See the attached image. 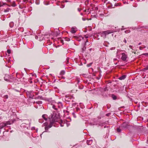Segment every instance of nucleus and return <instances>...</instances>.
I'll return each instance as SVG.
<instances>
[{"mask_svg":"<svg viewBox=\"0 0 148 148\" xmlns=\"http://www.w3.org/2000/svg\"><path fill=\"white\" fill-rule=\"evenodd\" d=\"M130 32V30H127L126 31H125V33H129Z\"/></svg>","mask_w":148,"mask_h":148,"instance_id":"nucleus-30","label":"nucleus"},{"mask_svg":"<svg viewBox=\"0 0 148 148\" xmlns=\"http://www.w3.org/2000/svg\"><path fill=\"white\" fill-rule=\"evenodd\" d=\"M72 114L73 115V116L74 117V118H76V117L75 114V113L74 112H73L72 113Z\"/></svg>","mask_w":148,"mask_h":148,"instance_id":"nucleus-32","label":"nucleus"},{"mask_svg":"<svg viewBox=\"0 0 148 148\" xmlns=\"http://www.w3.org/2000/svg\"><path fill=\"white\" fill-rule=\"evenodd\" d=\"M65 73V72L64 71H62L60 72V74L61 75H64Z\"/></svg>","mask_w":148,"mask_h":148,"instance_id":"nucleus-23","label":"nucleus"},{"mask_svg":"<svg viewBox=\"0 0 148 148\" xmlns=\"http://www.w3.org/2000/svg\"><path fill=\"white\" fill-rule=\"evenodd\" d=\"M18 30L19 31H21V32H23L24 31V28H23V27H19L18 28Z\"/></svg>","mask_w":148,"mask_h":148,"instance_id":"nucleus-22","label":"nucleus"},{"mask_svg":"<svg viewBox=\"0 0 148 148\" xmlns=\"http://www.w3.org/2000/svg\"><path fill=\"white\" fill-rule=\"evenodd\" d=\"M77 31V29L76 27H72L71 29L70 32L72 33H74Z\"/></svg>","mask_w":148,"mask_h":148,"instance_id":"nucleus-8","label":"nucleus"},{"mask_svg":"<svg viewBox=\"0 0 148 148\" xmlns=\"http://www.w3.org/2000/svg\"><path fill=\"white\" fill-rule=\"evenodd\" d=\"M116 31L114 29H111L108 30L106 31H104L105 34L106 36L107 35H108L114 32H116Z\"/></svg>","mask_w":148,"mask_h":148,"instance_id":"nucleus-2","label":"nucleus"},{"mask_svg":"<svg viewBox=\"0 0 148 148\" xmlns=\"http://www.w3.org/2000/svg\"><path fill=\"white\" fill-rule=\"evenodd\" d=\"M146 70H148V65L146 66V67L144 69Z\"/></svg>","mask_w":148,"mask_h":148,"instance_id":"nucleus-38","label":"nucleus"},{"mask_svg":"<svg viewBox=\"0 0 148 148\" xmlns=\"http://www.w3.org/2000/svg\"><path fill=\"white\" fill-rule=\"evenodd\" d=\"M100 35L101 37H103L104 38H106V37L104 31L102 32H101Z\"/></svg>","mask_w":148,"mask_h":148,"instance_id":"nucleus-12","label":"nucleus"},{"mask_svg":"<svg viewBox=\"0 0 148 148\" xmlns=\"http://www.w3.org/2000/svg\"><path fill=\"white\" fill-rule=\"evenodd\" d=\"M122 56L121 58L122 60L124 62L127 61V56L124 53H121Z\"/></svg>","mask_w":148,"mask_h":148,"instance_id":"nucleus-4","label":"nucleus"},{"mask_svg":"<svg viewBox=\"0 0 148 148\" xmlns=\"http://www.w3.org/2000/svg\"><path fill=\"white\" fill-rule=\"evenodd\" d=\"M39 123H42L43 122V121L42 120V119H40L38 121Z\"/></svg>","mask_w":148,"mask_h":148,"instance_id":"nucleus-27","label":"nucleus"},{"mask_svg":"<svg viewBox=\"0 0 148 148\" xmlns=\"http://www.w3.org/2000/svg\"><path fill=\"white\" fill-rule=\"evenodd\" d=\"M136 5L135 4V5H133V6L134 7H136Z\"/></svg>","mask_w":148,"mask_h":148,"instance_id":"nucleus-50","label":"nucleus"},{"mask_svg":"<svg viewBox=\"0 0 148 148\" xmlns=\"http://www.w3.org/2000/svg\"><path fill=\"white\" fill-rule=\"evenodd\" d=\"M4 97L6 99H8V95H5L4 96Z\"/></svg>","mask_w":148,"mask_h":148,"instance_id":"nucleus-36","label":"nucleus"},{"mask_svg":"<svg viewBox=\"0 0 148 148\" xmlns=\"http://www.w3.org/2000/svg\"><path fill=\"white\" fill-rule=\"evenodd\" d=\"M85 38H88V36H86Z\"/></svg>","mask_w":148,"mask_h":148,"instance_id":"nucleus-53","label":"nucleus"},{"mask_svg":"<svg viewBox=\"0 0 148 148\" xmlns=\"http://www.w3.org/2000/svg\"><path fill=\"white\" fill-rule=\"evenodd\" d=\"M36 103L38 104H42V102L41 101H38L36 102Z\"/></svg>","mask_w":148,"mask_h":148,"instance_id":"nucleus-25","label":"nucleus"},{"mask_svg":"<svg viewBox=\"0 0 148 148\" xmlns=\"http://www.w3.org/2000/svg\"><path fill=\"white\" fill-rule=\"evenodd\" d=\"M81 15H83V13H81Z\"/></svg>","mask_w":148,"mask_h":148,"instance_id":"nucleus-54","label":"nucleus"},{"mask_svg":"<svg viewBox=\"0 0 148 148\" xmlns=\"http://www.w3.org/2000/svg\"><path fill=\"white\" fill-rule=\"evenodd\" d=\"M19 84H18L17 85H15L14 87V84L12 85L13 88H14V90L17 91L19 92L21 90V88L18 86Z\"/></svg>","mask_w":148,"mask_h":148,"instance_id":"nucleus-3","label":"nucleus"},{"mask_svg":"<svg viewBox=\"0 0 148 148\" xmlns=\"http://www.w3.org/2000/svg\"><path fill=\"white\" fill-rule=\"evenodd\" d=\"M123 27H124V26H122V28H121V30H123L124 29H123Z\"/></svg>","mask_w":148,"mask_h":148,"instance_id":"nucleus-44","label":"nucleus"},{"mask_svg":"<svg viewBox=\"0 0 148 148\" xmlns=\"http://www.w3.org/2000/svg\"><path fill=\"white\" fill-rule=\"evenodd\" d=\"M129 47L131 49H132V50H134V49L132 48V46L130 45Z\"/></svg>","mask_w":148,"mask_h":148,"instance_id":"nucleus-40","label":"nucleus"},{"mask_svg":"<svg viewBox=\"0 0 148 148\" xmlns=\"http://www.w3.org/2000/svg\"><path fill=\"white\" fill-rule=\"evenodd\" d=\"M86 49V46L84 45V46L83 48H82V50L83 52Z\"/></svg>","mask_w":148,"mask_h":148,"instance_id":"nucleus-24","label":"nucleus"},{"mask_svg":"<svg viewBox=\"0 0 148 148\" xmlns=\"http://www.w3.org/2000/svg\"><path fill=\"white\" fill-rule=\"evenodd\" d=\"M117 60V59L116 58H114L113 59V61H116Z\"/></svg>","mask_w":148,"mask_h":148,"instance_id":"nucleus-47","label":"nucleus"},{"mask_svg":"<svg viewBox=\"0 0 148 148\" xmlns=\"http://www.w3.org/2000/svg\"><path fill=\"white\" fill-rule=\"evenodd\" d=\"M111 97L112 98L113 100H116L117 98L116 96L114 94H112V95Z\"/></svg>","mask_w":148,"mask_h":148,"instance_id":"nucleus-21","label":"nucleus"},{"mask_svg":"<svg viewBox=\"0 0 148 148\" xmlns=\"http://www.w3.org/2000/svg\"><path fill=\"white\" fill-rule=\"evenodd\" d=\"M92 64V62H91V63H90L89 64H88L87 65V66L88 67H89L90 66H91V65Z\"/></svg>","mask_w":148,"mask_h":148,"instance_id":"nucleus-26","label":"nucleus"},{"mask_svg":"<svg viewBox=\"0 0 148 148\" xmlns=\"http://www.w3.org/2000/svg\"><path fill=\"white\" fill-rule=\"evenodd\" d=\"M90 45V42H89L88 41V40L87 39L86 41L85 42V43L84 44V45L86 46V45L88 46Z\"/></svg>","mask_w":148,"mask_h":148,"instance_id":"nucleus-16","label":"nucleus"},{"mask_svg":"<svg viewBox=\"0 0 148 148\" xmlns=\"http://www.w3.org/2000/svg\"><path fill=\"white\" fill-rule=\"evenodd\" d=\"M4 11H5V12H7V11H6V10H5Z\"/></svg>","mask_w":148,"mask_h":148,"instance_id":"nucleus-56","label":"nucleus"},{"mask_svg":"<svg viewBox=\"0 0 148 148\" xmlns=\"http://www.w3.org/2000/svg\"><path fill=\"white\" fill-rule=\"evenodd\" d=\"M112 36H113V34H112Z\"/></svg>","mask_w":148,"mask_h":148,"instance_id":"nucleus-58","label":"nucleus"},{"mask_svg":"<svg viewBox=\"0 0 148 148\" xmlns=\"http://www.w3.org/2000/svg\"><path fill=\"white\" fill-rule=\"evenodd\" d=\"M60 122V124L61 126V127H63V125H62V120H61Z\"/></svg>","mask_w":148,"mask_h":148,"instance_id":"nucleus-34","label":"nucleus"},{"mask_svg":"<svg viewBox=\"0 0 148 148\" xmlns=\"http://www.w3.org/2000/svg\"><path fill=\"white\" fill-rule=\"evenodd\" d=\"M5 123L6 124V125H10L11 124L10 123V122L8 121L7 122H6V123Z\"/></svg>","mask_w":148,"mask_h":148,"instance_id":"nucleus-33","label":"nucleus"},{"mask_svg":"<svg viewBox=\"0 0 148 148\" xmlns=\"http://www.w3.org/2000/svg\"><path fill=\"white\" fill-rule=\"evenodd\" d=\"M120 127L122 130H124L127 127V125L126 123H124L121 124L120 126Z\"/></svg>","mask_w":148,"mask_h":148,"instance_id":"nucleus-5","label":"nucleus"},{"mask_svg":"<svg viewBox=\"0 0 148 148\" xmlns=\"http://www.w3.org/2000/svg\"><path fill=\"white\" fill-rule=\"evenodd\" d=\"M77 40H78V41H80V40H78V39H77Z\"/></svg>","mask_w":148,"mask_h":148,"instance_id":"nucleus-55","label":"nucleus"},{"mask_svg":"<svg viewBox=\"0 0 148 148\" xmlns=\"http://www.w3.org/2000/svg\"><path fill=\"white\" fill-rule=\"evenodd\" d=\"M82 20L83 21H85L86 20V18H82Z\"/></svg>","mask_w":148,"mask_h":148,"instance_id":"nucleus-42","label":"nucleus"},{"mask_svg":"<svg viewBox=\"0 0 148 148\" xmlns=\"http://www.w3.org/2000/svg\"><path fill=\"white\" fill-rule=\"evenodd\" d=\"M42 117L46 121H47L48 119L49 118V117H48L47 115L46 114H43L42 116Z\"/></svg>","mask_w":148,"mask_h":148,"instance_id":"nucleus-9","label":"nucleus"},{"mask_svg":"<svg viewBox=\"0 0 148 148\" xmlns=\"http://www.w3.org/2000/svg\"><path fill=\"white\" fill-rule=\"evenodd\" d=\"M11 51L10 49H8L7 51V53L9 54H10L11 53Z\"/></svg>","mask_w":148,"mask_h":148,"instance_id":"nucleus-29","label":"nucleus"},{"mask_svg":"<svg viewBox=\"0 0 148 148\" xmlns=\"http://www.w3.org/2000/svg\"><path fill=\"white\" fill-rule=\"evenodd\" d=\"M141 44V42H140V43H138V45H140Z\"/></svg>","mask_w":148,"mask_h":148,"instance_id":"nucleus-51","label":"nucleus"},{"mask_svg":"<svg viewBox=\"0 0 148 148\" xmlns=\"http://www.w3.org/2000/svg\"><path fill=\"white\" fill-rule=\"evenodd\" d=\"M65 100L68 101H72L73 102V100L71 98H68V97H66L65 99Z\"/></svg>","mask_w":148,"mask_h":148,"instance_id":"nucleus-15","label":"nucleus"},{"mask_svg":"<svg viewBox=\"0 0 148 148\" xmlns=\"http://www.w3.org/2000/svg\"><path fill=\"white\" fill-rule=\"evenodd\" d=\"M111 113H108V114H106V115L107 116H109L110 114H111Z\"/></svg>","mask_w":148,"mask_h":148,"instance_id":"nucleus-35","label":"nucleus"},{"mask_svg":"<svg viewBox=\"0 0 148 148\" xmlns=\"http://www.w3.org/2000/svg\"><path fill=\"white\" fill-rule=\"evenodd\" d=\"M38 37L37 36H36L35 37V38L36 39H37L38 38Z\"/></svg>","mask_w":148,"mask_h":148,"instance_id":"nucleus-49","label":"nucleus"},{"mask_svg":"<svg viewBox=\"0 0 148 148\" xmlns=\"http://www.w3.org/2000/svg\"><path fill=\"white\" fill-rule=\"evenodd\" d=\"M14 25V23L13 22H10L9 23V26L10 27H12Z\"/></svg>","mask_w":148,"mask_h":148,"instance_id":"nucleus-20","label":"nucleus"},{"mask_svg":"<svg viewBox=\"0 0 148 148\" xmlns=\"http://www.w3.org/2000/svg\"><path fill=\"white\" fill-rule=\"evenodd\" d=\"M126 75H123L122 76L119 77L118 78L120 80H122L124 79L126 77Z\"/></svg>","mask_w":148,"mask_h":148,"instance_id":"nucleus-10","label":"nucleus"},{"mask_svg":"<svg viewBox=\"0 0 148 148\" xmlns=\"http://www.w3.org/2000/svg\"><path fill=\"white\" fill-rule=\"evenodd\" d=\"M92 143V139H90L87 140L86 143L88 145H90Z\"/></svg>","mask_w":148,"mask_h":148,"instance_id":"nucleus-11","label":"nucleus"},{"mask_svg":"<svg viewBox=\"0 0 148 148\" xmlns=\"http://www.w3.org/2000/svg\"><path fill=\"white\" fill-rule=\"evenodd\" d=\"M55 117L52 114H51V115L49 116V120L50 121V123L49 125L45 126V129L46 131L47 130L49 129L51 127L54 122L56 121L54 119Z\"/></svg>","mask_w":148,"mask_h":148,"instance_id":"nucleus-1","label":"nucleus"},{"mask_svg":"<svg viewBox=\"0 0 148 148\" xmlns=\"http://www.w3.org/2000/svg\"><path fill=\"white\" fill-rule=\"evenodd\" d=\"M34 106H35V107L36 108H38V106H36V105H35Z\"/></svg>","mask_w":148,"mask_h":148,"instance_id":"nucleus-48","label":"nucleus"},{"mask_svg":"<svg viewBox=\"0 0 148 148\" xmlns=\"http://www.w3.org/2000/svg\"><path fill=\"white\" fill-rule=\"evenodd\" d=\"M83 88V86H82L81 87L79 88L80 89H82Z\"/></svg>","mask_w":148,"mask_h":148,"instance_id":"nucleus-46","label":"nucleus"},{"mask_svg":"<svg viewBox=\"0 0 148 148\" xmlns=\"http://www.w3.org/2000/svg\"><path fill=\"white\" fill-rule=\"evenodd\" d=\"M123 130L120 127V126L119 128H117L116 131L118 132H121Z\"/></svg>","mask_w":148,"mask_h":148,"instance_id":"nucleus-19","label":"nucleus"},{"mask_svg":"<svg viewBox=\"0 0 148 148\" xmlns=\"http://www.w3.org/2000/svg\"><path fill=\"white\" fill-rule=\"evenodd\" d=\"M76 104V103H72V105H73V106H75Z\"/></svg>","mask_w":148,"mask_h":148,"instance_id":"nucleus-43","label":"nucleus"},{"mask_svg":"<svg viewBox=\"0 0 148 148\" xmlns=\"http://www.w3.org/2000/svg\"><path fill=\"white\" fill-rule=\"evenodd\" d=\"M77 10L79 12H80L81 10V9L79 8H78Z\"/></svg>","mask_w":148,"mask_h":148,"instance_id":"nucleus-41","label":"nucleus"},{"mask_svg":"<svg viewBox=\"0 0 148 148\" xmlns=\"http://www.w3.org/2000/svg\"><path fill=\"white\" fill-rule=\"evenodd\" d=\"M146 47L145 46H144L143 47H139V49L140 50H142L144 48H145Z\"/></svg>","mask_w":148,"mask_h":148,"instance_id":"nucleus-28","label":"nucleus"},{"mask_svg":"<svg viewBox=\"0 0 148 148\" xmlns=\"http://www.w3.org/2000/svg\"><path fill=\"white\" fill-rule=\"evenodd\" d=\"M56 104L58 105V108H61L63 107V104L61 102H58L56 103Z\"/></svg>","mask_w":148,"mask_h":148,"instance_id":"nucleus-7","label":"nucleus"},{"mask_svg":"<svg viewBox=\"0 0 148 148\" xmlns=\"http://www.w3.org/2000/svg\"><path fill=\"white\" fill-rule=\"evenodd\" d=\"M62 78H63V79H64L65 78V77H64L63 76H62Z\"/></svg>","mask_w":148,"mask_h":148,"instance_id":"nucleus-52","label":"nucleus"},{"mask_svg":"<svg viewBox=\"0 0 148 148\" xmlns=\"http://www.w3.org/2000/svg\"><path fill=\"white\" fill-rule=\"evenodd\" d=\"M112 36H113V34H112Z\"/></svg>","mask_w":148,"mask_h":148,"instance_id":"nucleus-59","label":"nucleus"},{"mask_svg":"<svg viewBox=\"0 0 148 148\" xmlns=\"http://www.w3.org/2000/svg\"><path fill=\"white\" fill-rule=\"evenodd\" d=\"M30 123L29 120H25L24 123H23L21 125V127H23L25 126V125H28Z\"/></svg>","mask_w":148,"mask_h":148,"instance_id":"nucleus-6","label":"nucleus"},{"mask_svg":"<svg viewBox=\"0 0 148 148\" xmlns=\"http://www.w3.org/2000/svg\"><path fill=\"white\" fill-rule=\"evenodd\" d=\"M56 103H55V106H56V108H58V105L56 104Z\"/></svg>","mask_w":148,"mask_h":148,"instance_id":"nucleus-45","label":"nucleus"},{"mask_svg":"<svg viewBox=\"0 0 148 148\" xmlns=\"http://www.w3.org/2000/svg\"><path fill=\"white\" fill-rule=\"evenodd\" d=\"M123 42H125V43H126L127 42L126 40L125 39L123 40Z\"/></svg>","mask_w":148,"mask_h":148,"instance_id":"nucleus-39","label":"nucleus"},{"mask_svg":"<svg viewBox=\"0 0 148 148\" xmlns=\"http://www.w3.org/2000/svg\"><path fill=\"white\" fill-rule=\"evenodd\" d=\"M143 55L147 56L148 55V53H144L143 54Z\"/></svg>","mask_w":148,"mask_h":148,"instance_id":"nucleus-37","label":"nucleus"},{"mask_svg":"<svg viewBox=\"0 0 148 148\" xmlns=\"http://www.w3.org/2000/svg\"><path fill=\"white\" fill-rule=\"evenodd\" d=\"M6 126V124L5 123H1L0 124V128L1 129Z\"/></svg>","mask_w":148,"mask_h":148,"instance_id":"nucleus-13","label":"nucleus"},{"mask_svg":"<svg viewBox=\"0 0 148 148\" xmlns=\"http://www.w3.org/2000/svg\"><path fill=\"white\" fill-rule=\"evenodd\" d=\"M76 110L77 112H79V114H82V112H81V109H80L79 108L76 107Z\"/></svg>","mask_w":148,"mask_h":148,"instance_id":"nucleus-14","label":"nucleus"},{"mask_svg":"<svg viewBox=\"0 0 148 148\" xmlns=\"http://www.w3.org/2000/svg\"><path fill=\"white\" fill-rule=\"evenodd\" d=\"M147 121H148V119L147 120Z\"/></svg>","mask_w":148,"mask_h":148,"instance_id":"nucleus-61","label":"nucleus"},{"mask_svg":"<svg viewBox=\"0 0 148 148\" xmlns=\"http://www.w3.org/2000/svg\"><path fill=\"white\" fill-rule=\"evenodd\" d=\"M81 112H82V114H83V113H84L85 112L84 110L82 108H81Z\"/></svg>","mask_w":148,"mask_h":148,"instance_id":"nucleus-31","label":"nucleus"},{"mask_svg":"<svg viewBox=\"0 0 148 148\" xmlns=\"http://www.w3.org/2000/svg\"><path fill=\"white\" fill-rule=\"evenodd\" d=\"M82 39H83L84 38L83 37H82Z\"/></svg>","mask_w":148,"mask_h":148,"instance_id":"nucleus-60","label":"nucleus"},{"mask_svg":"<svg viewBox=\"0 0 148 148\" xmlns=\"http://www.w3.org/2000/svg\"><path fill=\"white\" fill-rule=\"evenodd\" d=\"M32 92H30V95L29 96V97L32 99H33V97H34V95L33 94H32Z\"/></svg>","mask_w":148,"mask_h":148,"instance_id":"nucleus-18","label":"nucleus"},{"mask_svg":"<svg viewBox=\"0 0 148 148\" xmlns=\"http://www.w3.org/2000/svg\"><path fill=\"white\" fill-rule=\"evenodd\" d=\"M52 107L54 109V110H57V108H56V106H55V103L54 104H52L51 105Z\"/></svg>","mask_w":148,"mask_h":148,"instance_id":"nucleus-17","label":"nucleus"},{"mask_svg":"<svg viewBox=\"0 0 148 148\" xmlns=\"http://www.w3.org/2000/svg\"><path fill=\"white\" fill-rule=\"evenodd\" d=\"M130 0L131 1H133V0Z\"/></svg>","mask_w":148,"mask_h":148,"instance_id":"nucleus-57","label":"nucleus"}]
</instances>
